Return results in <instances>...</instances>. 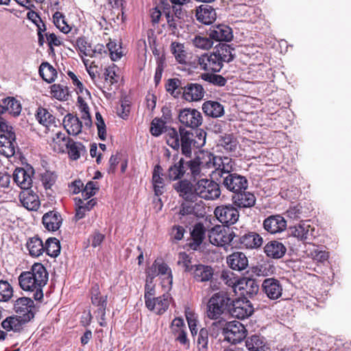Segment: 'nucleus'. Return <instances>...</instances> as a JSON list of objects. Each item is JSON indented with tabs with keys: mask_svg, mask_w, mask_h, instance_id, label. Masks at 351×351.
<instances>
[{
	"mask_svg": "<svg viewBox=\"0 0 351 351\" xmlns=\"http://www.w3.org/2000/svg\"><path fill=\"white\" fill-rule=\"evenodd\" d=\"M20 287L33 293L35 300L43 298V287L48 281V272L41 263L34 264L29 271H23L18 278Z\"/></svg>",
	"mask_w": 351,
	"mask_h": 351,
	"instance_id": "obj_1",
	"label": "nucleus"
},
{
	"mask_svg": "<svg viewBox=\"0 0 351 351\" xmlns=\"http://www.w3.org/2000/svg\"><path fill=\"white\" fill-rule=\"evenodd\" d=\"M232 51L229 45L223 44L213 52L204 53L197 57V68L208 73L219 72L223 62H230L234 59Z\"/></svg>",
	"mask_w": 351,
	"mask_h": 351,
	"instance_id": "obj_2",
	"label": "nucleus"
},
{
	"mask_svg": "<svg viewBox=\"0 0 351 351\" xmlns=\"http://www.w3.org/2000/svg\"><path fill=\"white\" fill-rule=\"evenodd\" d=\"M193 134L185 128L180 127L179 132L173 128L166 131V141L168 145L178 150L181 147L182 153L186 156L191 154Z\"/></svg>",
	"mask_w": 351,
	"mask_h": 351,
	"instance_id": "obj_3",
	"label": "nucleus"
},
{
	"mask_svg": "<svg viewBox=\"0 0 351 351\" xmlns=\"http://www.w3.org/2000/svg\"><path fill=\"white\" fill-rule=\"evenodd\" d=\"M232 300L226 293L219 292L208 300L206 315L210 319H217L226 311L230 313Z\"/></svg>",
	"mask_w": 351,
	"mask_h": 351,
	"instance_id": "obj_4",
	"label": "nucleus"
},
{
	"mask_svg": "<svg viewBox=\"0 0 351 351\" xmlns=\"http://www.w3.org/2000/svg\"><path fill=\"white\" fill-rule=\"evenodd\" d=\"M17 143L12 126L0 117V154L9 158L14 155Z\"/></svg>",
	"mask_w": 351,
	"mask_h": 351,
	"instance_id": "obj_5",
	"label": "nucleus"
},
{
	"mask_svg": "<svg viewBox=\"0 0 351 351\" xmlns=\"http://www.w3.org/2000/svg\"><path fill=\"white\" fill-rule=\"evenodd\" d=\"M213 326H223V333L224 339L232 344H236L242 341L247 335V330L245 326L238 321H232L226 323L224 319L214 322Z\"/></svg>",
	"mask_w": 351,
	"mask_h": 351,
	"instance_id": "obj_6",
	"label": "nucleus"
},
{
	"mask_svg": "<svg viewBox=\"0 0 351 351\" xmlns=\"http://www.w3.org/2000/svg\"><path fill=\"white\" fill-rule=\"evenodd\" d=\"M185 164L186 169H189L193 178L204 176L207 170L210 169V152H199L193 159L187 161Z\"/></svg>",
	"mask_w": 351,
	"mask_h": 351,
	"instance_id": "obj_7",
	"label": "nucleus"
},
{
	"mask_svg": "<svg viewBox=\"0 0 351 351\" xmlns=\"http://www.w3.org/2000/svg\"><path fill=\"white\" fill-rule=\"evenodd\" d=\"M196 194L206 200L216 199L221 195L219 184L212 180L201 179L196 182Z\"/></svg>",
	"mask_w": 351,
	"mask_h": 351,
	"instance_id": "obj_8",
	"label": "nucleus"
},
{
	"mask_svg": "<svg viewBox=\"0 0 351 351\" xmlns=\"http://www.w3.org/2000/svg\"><path fill=\"white\" fill-rule=\"evenodd\" d=\"M215 178L223 187L234 194L243 191V190H247L248 187L247 179L237 173L232 172L221 179L217 177H215Z\"/></svg>",
	"mask_w": 351,
	"mask_h": 351,
	"instance_id": "obj_9",
	"label": "nucleus"
},
{
	"mask_svg": "<svg viewBox=\"0 0 351 351\" xmlns=\"http://www.w3.org/2000/svg\"><path fill=\"white\" fill-rule=\"evenodd\" d=\"M210 169L215 176H219V179L231 173L234 170V162L232 158L228 157H221L215 156L210 152Z\"/></svg>",
	"mask_w": 351,
	"mask_h": 351,
	"instance_id": "obj_10",
	"label": "nucleus"
},
{
	"mask_svg": "<svg viewBox=\"0 0 351 351\" xmlns=\"http://www.w3.org/2000/svg\"><path fill=\"white\" fill-rule=\"evenodd\" d=\"M216 218L223 224H234L239 218V212L234 205L228 204L218 206L214 210Z\"/></svg>",
	"mask_w": 351,
	"mask_h": 351,
	"instance_id": "obj_11",
	"label": "nucleus"
},
{
	"mask_svg": "<svg viewBox=\"0 0 351 351\" xmlns=\"http://www.w3.org/2000/svg\"><path fill=\"white\" fill-rule=\"evenodd\" d=\"M209 241L216 246H226L234 239L233 232L226 230L221 226H215L208 232Z\"/></svg>",
	"mask_w": 351,
	"mask_h": 351,
	"instance_id": "obj_12",
	"label": "nucleus"
},
{
	"mask_svg": "<svg viewBox=\"0 0 351 351\" xmlns=\"http://www.w3.org/2000/svg\"><path fill=\"white\" fill-rule=\"evenodd\" d=\"M181 124L191 128H196L202 123V116L199 111L194 108H184L178 114Z\"/></svg>",
	"mask_w": 351,
	"mask_h": 351,
	"instance_id": "obj_13",
	"label": "nucleus"
},
{
	"mask_svg": "<svg viewBox=\"0 0 351 351\" xmlns=\"http://www.w3.org/2000/svg\"><path fill=\"white\" fill-rule=\"evenodd\" d=\"M254 307L250 301L244 299L232 300L230 313L232 316L243 319L249 317L254 313Z\"/></svg>",
	"mask_w": 351,
	"mask_h": 351,
	"instance_id": "obj_14",
	"label": "nucleus"
},
{
	"mask_svg": "<svg viewBox=\"0 0 351 351\" xmlns=\"http://www.w3.org/2000/svg\"><path fill=\"white\" fill-rule=\"evenodd\" d=\"M158 276H167L169 282L172 283L173 277L171 270L167 264L161 258L156 259L146 271V277L150 279V282H152L153 279Z\"/></svg>",
	"mask_w": 351,
	"mask_h": 351,
	"instance_id": "obj_15",
	"label": "nucleus"
},
{
	"mask_svg": "<svg viewBox=\"0 0 351 351\" xmlns=\"http://www.w3.org/2000/svg\"><path fill=\"white\" fill-rule=\"evenodd\" d=\"M34 301L27 297L18 298L14 304V311L19 315L18 316H21L25 322H28L34 317Z\"/></svg>",
	"mask_w": 351,
	"mask_h": 351,
	"instance_id": "obj_16",
	"label": "nucleus"
},
{
	"mask_svg": "<svg viewBox=\"0 0 351 351\" xmlns=\"http://www.w3.org/2000/svg\"><path fill=\"white\" fill-rule=\"evenodd\" d=\"M259 290V286L254 279L250 278H241L236 285V294H239L246 299L256 295Z\"/></svg>",
	"mask_w": 351,
	"mask_h": 351,
	"instance_id": "obj_17",
	"label": "nucleus"
},
{
	"mask_svg": "<svg viewBox=\"0 0 351 351\" xmlns=\"http://www.w3.org/2000/svg\"><path fill=\"white\" fill-rule=\"evenodd\" d=\"M261 287L263 293L271 300H276L282 295V285L278 279L266 278L263 281Z\"/></svg>",
	"mask_w": 351,
	"mask_h": 351,
	"instance_id": "obj_18",
	"label": "nucleus"
},
{
	"mask_svg": "<svg viewBox=\"0 0 351 351\" xmlns=\"http://www.w3.org/2000/svg\"><path fill=\"white\" fill-rule=\"evenodd\" d=\"M288 231L290 235L300 241L311 240L314 237V228L308 221H301L298 225L289 227Z\"/></svg>",
	"mask_w": 351,
	"mask_h": 351,
	"instance_id": "obj_19",
	"label": "nucleus"
},
{
	"mask_svg": "<svg viewBox=\"0 0 351 351\" xmlns=\"http://www.w3.org/2000/svg\"><path fill=\"white\" fill-rule=\"evenodd\" d=\"M263 228L270 234L282 232L287 228V221L280 215H271L263 221Z\"/></svg>",
	"mask_w": 351,
	"mask_h": 351,
	"instance_id": "obj_20",
	"label": "nucleus"
},
{
	"mask_svg": "<svg viewBox=\"0 0 351 351\" xmlns=\"http://www.w3.org/2000/svg\"><path fill=\"white\" fill-rule=\"evenodd\" d=\"M175 189L187 202H194L197 199L196 184L193 185L186 180H181L175 185Z\"/></svg>",
	"mask_w": 351,
	"mask_h": 351,
	"instance_id": "obj_21",
	"label": "nucleus"
},
{
	"mask_svg": "<svg viewBox=\"0 0 351 351\" xmlns=\"http://www.w3.org/2000/svg\"><path fill=\"white\" fill-rule=\"evenodd\" d=\"M171 298L169 294L165 293L161 296L149 300L145 304L146 307L154 313L161 315L169 308Z\"/></svg>",
	"mask_w": 351,
	"mask_h": 351,
	"instance_id": "obj_22",
	"label": "nucleus"
},
{
	"mask_svg": "<svg viewBox=\"0 0 351 351\" xmlns=\"http://www.w3.org/2000/svg\"><path fill=\"white\" fill-rule=\"evenodd\" d=\"M33 174L34 170L32 167L27 169L16 168L13 173V179L19 186L25 190L30 189Z\"/></svg>",
	"mask_w": 351,
	"mask_h": 351,
	"instance_id": "obj_23",
	"label": "nucleus"
},
{
	"mask_svg": "<svg viewBox=\"0 0 351 351\" xmlns=\"http://www.w3.org/2000/svg\"><path fill=\"white\" fill-rule=\"evenodd\" d=\"M255 195L246 190L238 192L232 196V204L239 208H252L256 204Z\"/></svg>",
	"mask_w": 351,
	"mask_h": 351,
	"instance_id": "obj_24",
	"label": "nucleus"
},
{
	"mask_svg": "<svg viewBox=\"0 0 351 351\" xmlns=\"http://www.w3.org/2000/svg\"><path fill=\"white\" fill-rule=\"evenodd\" d=\"M204 89L201 84L197 83L188 84L183 88V98L188 101H198L204 96Z\"/></svg>",
	"mask_w": 351,
	"mask_h": 351,
	"instance_id": "obj_25",
	"label": "nucleus"
},
{
	"mask_svg": "<svg viewBox=\"0 0 351 351\" xmlns=\"http://www.w3.org/2000/svg\"><path fill=\"white\" fill-rule=\"evenodd\" d=\"M90 293L92 304L98 308L95 313L102 317L106 316L107 295H101L98 284L93 285Z\"/></svg>",
	"mask_w": 351,
	"mask_h": 351,
	"instance_id": "obj_26",
	"label": "nucleus"
},
{
	"mask_svg": "<svg viewBox=\"0 0 351 351\" xmlns=\"http://www.w3.org/2000/svg\"><path fill=\"white\" fill-rule=\"evenodd\" d=\"M209 36L213 40L229 42L233 38L232 29L223 24L214 26L209 30Z\"/></svg>",
	"mask_w": 351,
	"mask_h": 351,
	"instance_id": "obj_27",
	"label": "nucleus"
},
{
	"mask_svg": "<svg viewBox=\"0 0 351 351\" xmlns=\"http://www.w3.org/2000/svg\"><path fill=\"white\" fill-rule=\"evenodd\" d=\"M63 126L69 135L77 136L82 132L84 127L80 118L71 113L67 114L63 119Z\"/></svg>",
	"mask_w": 351,
	"mask_h": 351,
	"instance_id": "obj_28",
	"label": "nucleus"
},
{
	"mask_svg": "<svg viewBox=\"0 0 351 351\" xmlns=\"http://www.w3.org/2000/svg\"><path fill=\"white\" fill-rule=\"evenodd\" d=\"M239 242L242 247L257 249L262 245L263 239L257 232H248L239 237Z\"/></svg>",
	"mask_w": 351,
	"mask_h": 351,
	"instance_id": "obj_29",
	"label": "nucleus"
},
{
	"mask_svg": "<svg viewBox=\"0 0 351 351\" xmlns=\"http://www.w3.org/2000/svg\"><path fill=\"white\" fill-rule=\"evenodd\" d=\"M23 206L29 210H36L40 206L38 196L29 189L23 190L19 195Z\"/></svg>",
	"mask_w": 351,
	"mask_h": 351,
	"instance_id": "obj_30",
	"label": "nucleus"
},
{
	"mask_svg": "<svg viewBox=\"0 0 351 351\" xmlns=\"http://www.w3.org/2000/svg\"><path fill=\"white\" fill-rule=\"evenodd\" d=\"M228 265L233 270L242 271L248 265V259L245 254L241 252H236L227 256Z\"/></svg>",
	"mask_w": 351,
	"mask_h": 351,
	"instance_id": "obj_31",
	"label": "nucleus"
},
{
	"mask_svg": "<svg viewBox=\"0 0 351 351\" xmlns=\"http://www.w3.org/2000/svg\"><path fill=\"white\" fill-rule=\"evenodd\" d=\"M213 274L214 270L210 266L202 264L195 265L192 270L193 278L198 282L210 281Z\"/></svg>",
	"mask_w": 351,
	"mask_h": 351,
	"instance_id": "obj_32",
	"label": "nucleus"
},
{
	"mask_svg": "<svg viewBox=\"0 0 351 351\" xmlns=\"http://www.w3.org/2000/svg\"><path fill=\"white\" fill-rule=\"evenodd\" d=\"M197 20L205 25H210L216 19V12L212 6L204 4L198 7L196 10Z\"/></svg>",
	"mask_w": 351,
	"mask_h": 351,
	"instance_id": "obj_33",
	"label": "nucleus"
},
{
	"mask_svg": "<svg viewBox=\"0 0 351 351\" xmlns=\"http://www.w3.org/2000/svg\"><path fill=\"white\" fill-rule=\"evenodd\" d=\"M62 223V218L57 211H49L43 217V223L49 231H56Z\"/></svg>",
	"mask_w": 351,
	"mask_h": 351,
	"instance_id": "obj_34",
	"label": "nucleus"
},
{
	"mask_svg": "<svg viewBox=\"0 0 351 351\" xmlns=\"http://www.w3.org/2000/svg\"><path fill=\"white\" fill-rule=\"evenodd\" d=\"M186 171V167L183 158L173 157V163L171 165L167 171V176L171 180H176L181 178Z\"/></svg>",
	"mask_w": 351,
	"mask_h": 351,
	"instance_id": "obj_35",
	"label": "nucleus"
},
{
	"mask_svg": "<svg viewBox=\"0 0 351 351\" xmlns=\"http://www.w3.org/2000/svg\"><path fill=\"white\" fill-rule=\"evenodd\" d=\"M163 169L160 165H155L152 173V184L156 195H161L165 192V180L162 178Z\"/></svg>",
	"mask_w": 351,
	"mask_h": 351,
	"instance_id": "obj_36",
	"label": "nucleus"
},
{
	"mask_svg": "<svg viewBox=\"0 0 351 351\" xmlns=\"http://www.w3.org/2000/svg\"><path fill=\"white\" fill-rule=\"evenodd\" d=\"M287 251L285 246L280 242L272 241L268 242L265 247L264 252L266 255L273 258H280L282 257Z\"/></svg>",
	"mask_w": 351,
	"mask_h": 351,
	"instance_id": "obj_37",
	"label": "nucleus"
},
{
	"mask_svg": "<svg viewBox=\"0 0 351 351\" xmlns=\"http://www.w3.org/2000/svg\"><path fill=\"white\" fill-rule=\"evenodd\" d=\"M204 112L209 117L213 118L220 117L224 114V108L218 101H207L202 105Z\"/></svg>",
	"mask_w": 351,
	"mask_h": 351,
	"instance_id": "obj_38",
	"label": "nucleus"
},
{
	"mask_svg": "<svg viewBox=\"0 0 351 351\" xmlns=\"http://www.w3.org/2000/svg\"><path fill=\"white\" fill-rule=\"evenodd\" d=\"M207 230L204 226L201 223H196L192 229L191 236L193 242L191 246L193 249L195 250L203 242L206 237Z\"/></svg>",
	"mask_w": 351,
	"mask_h": 351,
	"instance_id": "obj_39",
	"label": "nucleus"
},
{
	"mask_svg": "<svg viewBox=\"0 0 351 351\" xmlns=\"http://www.w3.org/2000/svg\"><path fill=\"white\" fill-rule=\"evenodd\" d=\"M72 138L67 136L64 133L58 132L56 133L53 138L52 147L55 152L58 153H65Z\"/></svg>",
	"mask_w": 351,
	"mask_h": 351,
	"instance_id": "obj_40",
	"label": "nucleus"
},
{
	"mask_svg": "<svg viewBox=\"0 0 351 351\" xmlns=\"http://www.w3.org/2000/svg\"><path fill=\"white\" fill-rule=\"evenodd\" d=\"M170 51L178 63L182 64L187 63L189 53L185 49L184 44L172 42L170 45Z\"/></svg>",
	"mask_w": 351,
	"mask_h": 351,
	"instance_id": "obj_41",
	"label": "nucleus"
},
{
	"mask_svg": "<svg viewBox=\"0 0 351 351\" xmlns=\"http://www.w3.org/2000/svg\"><path fill=\"white\" fill-rule=\"evenodd\" d=\"M26 247L29 255L33 257L40 256L45 251L42 240L37 237L29 238L27 241Z\"/></svg>",
	"mask_w": 351,
	"mask_h": 351,
	"instance_id": "obj_42",
	"label": "nucleus"
},
{
	"mask_svg": "<svg viewBox=\"0 0 351 351\" xmlns=\"http://www.w3.org/2000/svg\"><path fill=\"white\" fill-rule=\"evenodd\" d=\"M66 152L68 154L69 157L73 160H77L81 156L86 154V150L84 145L80 142L74 141L73 139L69 143L68 147L66 149Z\"/></svg>",
	"mask_w": 351,
	"mask_h": 351,
	"instance_id": "obj_43",
	"label": "nucleus"
},
{
	"mask_svg": "<svg viewBox=\"0 0 351 351\" xmlns=\"http://www.w3.org/2000/svg\"><path fill=\"white\" fill-rule=\"evenodd\" d=\"M39 74L47 82L51 83L57 77V71L49 62H43L39 66Z\"/></svg>",
	"mask_w": 351,
	"mask_h": 351,
	"instance_id": "obj_44",
	"label": "nucleus"
},
{
	"mask_svg": "<svg viewBox=\"0 0 351 351\" xmlns=\"http://www.w3.org/2000/svg\"><path fill=\"white\" fill-rule=\"evenodd\" d=\"M245 344L250 351H265V339L259 335H254L247 338Z\"/></svg>",
	"mask_w": 351,
	"mask_h": 351,
	"instance_id": "obj_45",
	"label": "nucleus"
},
{
	"mask_svg": "<svg viewBox=\"0 0 351 351\" xmlns=\"http://www.w3.org/2000/svg\"><path fill=\"white\" fill-rule=\"evenodd\" d=\"M25 322L21 316H11L4 319L1 323V326L8 331H19L22 324Z\"/></svg>",
	"mask_w": 351,
	"mask_h": 351,
	"instance_id": "obj_46",
	"label": "nucleus"
},
{
	"mask_svg": "<svg viewBox=\"0 0 351 351\" xmlns=\"http://www.w3.org/2000/svg\"><path fill=\"white\" fill-rule=\"evenodd\" d=\"M36 119L44 126L48 127L54 122V117L47 109L42 107L38 108L36 113Z\"/></svg>",
	"mask_w": 351,
	"mask_h": 351,
	"instance_id": "obj_47",
	"label": "nucleus"
},
{
	"mask_svg": "<svg viewBox=\"0 0 351 351\" xmlns=\"http://www.w3.org/2000/svg\"><path fill=\"white\" fill-rule=\"evenodd\" d=\"M191 43L195 48L202 50H208L214 44L210 36L206 37L201 35H195L191 38Z\"/></svg>",
	"mask_w": 351,
	"mask_h": 351,
	"instance_id": "obj_48",
	"label": "nucleus"
},
{
	"mask_svg": "<svg viewBox=\"0 0 351 351\" xmlns=\"http://www.w3.org/2000/svg\"><path fill=\"white\" fill-rule=\"evenodd\" d=\"M115 70L116 66L114 64L105 69L104 73L105 80L104 85V88H107L108 90H110L111 88H110V87L118 82L119 77L116 74Z\"/></svg>",
	"mask_w": 351,
	"mask_h": 351,
	"instance_id": "obj_49",
	"label": "nucleus"
},
{
	"mask_svg": "<svg viewBox=\"0 0 351 351\" xmlns=\"http://www.w3.org/2000/svg\"><path fill=\"white\" fill-rule=\"evenodd\" d=\"M306 256L317 262H324L328 258V253L324 250H319L317 247L312 245L306 250Z\"/></svg>",
	"mask_w": 351,
	"mask_h": 351,
	"instance_id": "obj_50",
	"label": "nucleus"
},
{
	"mask_svg": "<svg viewBox=\"0 0 351 351\" xmlns=\"http://www.w3.org/2000/svg\"><path fill=\"white\" fill-rule=\"evenodd\" d=\"M218 144L226 151L232 152L237 148V141L232 134H225L220 136Z\"/></svg>",
	"mask_w": 351,
	"mask_h": 351,
	"instance_id": "obj_51",
	"label": "nucleus"
},
{
	"mask_svg": "<svg viewBox=\"0 0 351 351\" xmlns=\"http://www.w3.org/2000/svg\"><path fill=\"white\" fill-rule=\"evenodd\" d=\"M51 93L53 97L60 101H66L69 97L68 88L63 84H53L51 86Z\"/></svg>",
	"mask_w": 351,
	"mask_h": 351,
	"instance_id": "obj_52",
	"label": "nucleus"
},
{
	"mask_svg": "<svg viewBox=\"0 0 351 351\" xmlns=\"http://www.w3.org/2000/svg\"><path fill=\"white\" fill-rule=\"evenodd\" d=\"M2 102L5 104V111L9 112L14 116H18L21 111L20 103L14 97H7L2 99Z\"/></svg>",
	"mask_w": 351,
	"mask_h": 351,
	"instance_id": "obj_53",
	"label": "nucleus"
},
{
	"mask_svg": "<svg viewBox=\"0 0 351 351\" xmlns=\"http://www.w3.org/2000/svg\"><path fill=\"white\" fill-rule=\"evenodd\" d=\"M45 251L51 257H56L60 252V241L56 238H49L44 245Z\"/></svg>",
	"mask_w": 351,
	"mask_h": 351,
	"instance_id": "obj_54",
	"label": "nucleus"
},
{
	"mask_svg": "<svg viewBox=\"0 0 351 351\" xmlns=\"http://www.w3.org/2000/svg\"><path fill=\"white\" fill-rule=\"evenodd\" d=\"M106 49L112 61L119 60L123 56L121 45L112 41L111 39H110L109 42L106 44Z\"/></svg>",
	"mask_w": 351,
	"mask_h": 351,
	"instance_id": "obj_55",
	"label": "nucleus"
},
{
	"mask_svg": "<svg viewBox=\"0 0 351 351\" xmlns=\"http://www.w3.org/2000/svg\"><path fill=\"white\" fill-rule=\"evenodd\" d=\"M200 77L205 82H208L212 84L219 86H223L227 82L225 77L215 73H204L201 74Z\"/></svg>",
	"mask_w": 351,
	"mask_h": 351,
	"instance_id": "obj_56",
	"label": "nucleus"
},
{
	"mask_svg": "<svg viewBox=\"0 0 351 351\" xmlns=\"http://www.w3.org/2000/svg\"><path fill=\"white\" fill-rule=\"evenodd\" d=\"M208 344V331L207 328H202L197 334V345L199 351H206Z\"/></svg>",
	"mask_w": 351,
	"mask_h": 351,
	"instance_id": "obj_57",
	"label": "nucleus"
},
{
	"mask_svg": "<svg viewBox=\"0 0 351 351\" xmlns=\"http://www.w3.org/2000/svg\"><path fill=\"white\" fill-rule=\"evenodd\" d=\"M75 47L76 49L78 50L82 56L90 57V55H92V47L85 38H78L75 42Z\"/></svg>",
	"mask_w": 351,
	"mask_h": 351,
	"instance_id": "obj_58",
	"label": "nucleus"
},
{
	"mask_svg": "<svg viewBox=\"0 0 351 351\" xmlns=\"http://www.w3.org/2000/svg\"><path fill=\"white\" fill-rule=\"evenodd\" d=\"M12 295V286L7 281L0 280V302H8Z\"/></svg>",
	"mask_w": 351,
	"mask_h": 351,
	"instance_id": "obj_59",
	"label": "nucleus"
},
{
	"mask_svg": "<svg viewBox=\"0 0 351 351\" xmlns=\"http://www.w3.org/2000/svg\"><path fill=\"white\" fill-rule=\"evenodd\" d=\"M221 279L224 284L232 287L234 293L236 292V285L239 278H237L232 272L230 271H223L221 274Z\"/></svg>",
	"mask_w": 351,
	"mask_h": 351,
	"instance_id": "obj_60",
	"label": "nucleus"
},
{
	"mask_svg": "<svg viewBox=\"0 0 351 351\" xmlns=\"http://www.w3.org/2000/svg\"><path fill=\"white\" fill-rule=\"evenodd\" d=\"M55 25L63 33L66 34L70 32L71 28L64 20L63 14L60 12H56L53 16Z\"/></svg>",
	"mask_w": 351,
	"mask_h": 351,
	"instance_id": "obj_61",
	"label": "nucleus"
},
{
	"mask_svg": "<svg viewBox=\"0 0 351 351\" xmlns=\"http://www.w3.org/2000/svg\"><path fill=\"white\" fill-rule=\"evenodd\" d=\"M56 180V176L51 171H47L40 176V181L46 191L51 189Z\"/></svg>",
	"mask_w": 351,
	"mask_h": 351,
	"instance_id": "obj_62",
	"label": "nucleus"
},
{
	"mask_svg": "<svg viewBox=\"0 0 351 351\" xmlns=\"http://www.w3.org/2000/svg\"><path fill=\"white\" fill-rule=\"evenodd\" d=\"M178 264L182 267L186 271H192L194 268L189 255L185 252L179 254Z\"/></svg>",
	"mask_w": 351,
	"mask_h": 351,
	"instance_id": "obj_63",
	"label": "nucleus"
},
{
	"mask_svg": "<svg viewBox=\"0 0 351 351\" xmlns=\"http://www.w3.org/2000/svg\"><path fill=\"white\" fill-rule=\"evenodd\" d=\"M165 122L160 119H154L151 125L150 132L155 136H160L163 131Z\"/></svg>",
	"mask_w": 351,
	"mask_h": 351,
	"instance_id": "obj_64",
	"label": "nucleus"
}]
</instances>
